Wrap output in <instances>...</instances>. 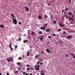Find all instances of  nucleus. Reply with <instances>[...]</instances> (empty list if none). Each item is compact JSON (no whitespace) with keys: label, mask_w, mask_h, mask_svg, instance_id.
I'll return each mask as SVG.
<instances>
[{"label":"nucleus","mask_w":75,"mask_h":75,"mask_svg":"<svg viewBox=\"0 0 75 75\" xmlns=\"http://www.w3.org/2000/svg\"><path fill=\"white\" fill-rule=\"evenodd\" d=\"M6 60L8 62H11V61H13V59L12 57H9V58H7Z\"/></svg>","instance_id":"f257e3e1"},{"label":"nucleus","mask_w":75,"mask_h":75,"mask_svg":"<svg viewBox=\"0 0 75 75\" xmlns=\"http://www.w3.org/2000/svg\"><path fill=\"white\" fill-rule=\"evenodd\" d=\"M35 69L36 71H39L40 70V65L37 66L36 65L35 66Z\"/></svg>","instance_id":"f03ea898"},{"label":"nucleus","mask_w":75,"mask_h":75,"mask_svg":"<svg viewBox=\"0 0 75 75\" xmlns=\"http://www.w3.org/2000/svg\"><path fill=\"white\" fill-rule=\"evenodd\" d=\"M12 20L13 22V23L15 24V25H17V20L15 18L12 19Z\"/></svg>","instance_id":"7ed1b4c3"},{"label":"nucleus","mask_w":75,"mask_h":75,"mask_svg":"<svg viewBox=\"0 0 75 75\" xmlns=\"http://www.w3.org/2000/svg\"><path fill=\"white\" fill-rule=\"evenodd\" d=\"M39 39L40 41H42L43 40V39H44V37L42 35H41L39 38Z\"/></svg>","instance_id":"20e7f679"},{"label":"nucleus","mask_w":75,"mask_h":75,"mask_svg":"<svg viewBox=\"0 0 75 75\" xmlns=\"http://www.w3.org/2000/svg\"><path fill=\"white\" fill-rule=\"evenodd\" d=\"M8 47L10 48L11 51L13 50V49L11 47V43H10V45L8 46Z\"/></svg>","instance_id":"39448f33"},{"label":"nucleus","mask_w":75,"mask_h":75,"mask_svg":"<svg viewBox=\"0 0 75 75\" xmlns=\"http://www.w3.org/2000/svg\"><path fill=\"white\" fill-rule=\"evenodd\" d=\"M40 60H39L38 61V62L37 63V65H38L40 63V62L41 61H43V59H40Z\"/></svg>","instance_id":"423d86ee"},{"label":"nucleus","mask_w":75,"mask_h":75,"mask_svg":"<svg viewBox=\"0 0 75 75\" xmlns=\"http://www.w3.org/2000/svg\"><path fill=\"white\" fill-rule=\"evenodd\" d=\"M40 29L42 30H45V28L44 27H40Z\"/></svg>","instance_id":"0eeeda50"},{"label":"nucleus","mask_w":75,"mask_h":75,"mask_svg":"<svg viewBox=\"0 0 75 75\" xmlns=\"http://www.w3.org/2000/svg\"><path fill=\"white\" fill-rule=\"evenodd\" d=\"M25 8H26V11H29V8H28L27 7V6H25Z\"/></svg>","instance_id":"6e6552de"},{"label":"nucleus","mask_w":75,"mask_h":75,"mask_svg":"<svg viewBox=\"0 0 75 75\" xmlns=\"http://www.w3.org/2000/svg\"><path fill=\"white\" fill-rule=\"evenodd\" d=\"M11 16L12 17V19H13L14 18V15L13 13H11Z\"/></svg>","instance_id":"1a4fd4ad"},{"label":"nucleus","mask_w":75,"mask_h":75,"mask_svg":"<svg viewBox=\"0 0 75 75\" xmlns=\"http://www.w3.org/2000/svg\"><path fill=\"white\" fill-rule=\"evenodd\" d=\"M70 20H71V21L74 20V19H73V18H71V17L69 18L68 19V20L69 21Z\"/></svg>","instance_id":"9d476101"},{"label":"nucleus","mask_w":75,"mask_h":75,"mask_svg":"<svg viewBox=\"0 0 75 75\" xmlns=\"http://www.w3.org/2000/svg\"><path fill=\"white\" fill-rule=\"evenodd\" d=\"M60 26V27H64V25H61V23H59Z\"/></svg>","instance_id":"9b49d317"},{"label":"nucleus","mask_w":75,"mask_h":75,"mask_svg":"<svg viewBox=\"0 0 75 75\" xmlns=\"http://www.w3.org/2000/svg\"><path fill=\"white\" fill-rule=\"evenodd\" d=\"M38 18L39 19H40V20H41V19H42V17H41V16H40V15L38 16Z\"/></svg>","instance_id":"f8f14e48"},{"label":"nucleus","mask_w":75,"mask_h":75,"mask_svg":"<svg viewBox=\"0 0 75 75\" xmlns=\"http://www.w3.org/2000/svg\"><path fill=\"white\" fill-rule=\"evenodd\" d=\"M46 51L48 53H50V52L49 51V49H47L46 50Z\"/></svg>","instance_id":"ddd939ff"},{"label":"nucleus","mask_w":75,"mask_h":75,"mask_svg":"<svg viewBox=\"0 0 75 75\" xmlns=\"http://www.w3.org/2000/svg\"><path fill=\"white\" fill-rule=\"evenodd\" d=\"M68 14L69 16H72V13L71 12H69L68 13Z\"/></svg>","instance_id":"4468645a"},{"label":"nucleus","mask_w":75,"mask_h":75,"mask_svg":"<svg viewBox=\"0 0 75 75\" xmlns=\"http://www.w3.org/2000/svg\"><path fill=\"white\" fill-rule=\"evenodd\" d=\"M72 38V36L69 35L67 36V38Z\"/></svg>","instance_id":"2eb2a0df"},{"label":"nucleus","mask_w":75,"mask_h":75,"mask_svg":"<svg viewBox=\"0 0 75 75\" xmlns=\"http://www.w3.org/2000/svg\"><path fill=\"white\" fill-rule=\"evenodd\" d=\"M53 22L54 24H55V25H57V23H56L57 22H56V21H55V20L53 21Z\"/></svg>","instance_id":"dca6fc26"},{"label":"nucleus","mask_w":75,"mask_h":75,"mask_svg":"<svg viewBox=\"0 0 75 75\" xmlns=\"http://www.w3.org/2000/svg\"><path fill=\"white\" fill-rule=\"evenodd\" d=\"M45 74V73L44 72V71H41L40 74Z\"/></svg>","instance_id":"f3484780"},{"label":"nucleus","mask_w":75,"mask_h":75,"mask_svg":"<svg viewBox=\"0 0 75 75\" xmlns=\"http://www.w3.org/2000/svg\"><path fill=\"white\" fill-rule=\"evenodd\" d=\"M28 42V40H25L23 41L24 43H25L26 42Z\"/></svg>","instance_id":"a211bd4d"},{"label":"nucleus","mask_w":75,"mask_h":75,"mask_svg":"<svg viewBox=\"0 0 75 75\" xmlns=\"http://www.w3.org/2000/svg\"><path fill=\"white\" fill-rule=\"evenodd\" d=\"M44 18H48V16H47V15H44Z\"/></svg>","instance_id":"6ab92c4d"},{"label":"nucleus","mask_w":75,"mask_h":75,"mask_svg":"<svg viewBox=\"0 0 75 75\" xmlns=\"http://www.w3.org/2000/svg\"><path fill=\"white\" fill-rule=\"evenodd\" d=\"M35 34V32H34L32 31V33L31 34V35H33Z\"/></svg>","instance_id":"aec40b11"},{"label":"nucleus","mask_w":75,"mask_h":75,"mask_svg":"<svg viewBox=\"0 0 75 75\" xmlns=\"http://www.w3.org/2000/svg\"><path fill=\"white\" fill-rule=\"evenodd\" d=\"M48 23H45L44 25V26L45 27H46V26H47V25H48Z\"/></svg>","instance_id":"412c9836"},{"label":"nucleus","mask_w":75,"mask_h":75,"mask_svg":"<svg viewBox=\"0 0 75 75\" xmlns=\"http://www.w3.org/2000/svg\"><path fill=\"white\" fill-rule=\"evenodd\" d=\"M63 34H64L65 35H66V34H67V32L64 31L63 32Z\"/></svg>","instance_id":"4be33fe9"},{"label":"nucleus","mask_w":75,"mask_h":75,"mask_svg":"<svg viewBox=\"0 0 75 75\" xmlns=\"http://www.w3.org/2000/svg\"><path fill=\"white\" fill-rule=\"evenodd\" d=\"M0 26L1 28H4V25H1Z\"/></svg>","instance_id":"5701e85b"},{"label":"nucleus","mask_w":75,"mask_h":75,"mask_svg":"<svg viewBox=\"0 0 75 75\" xmlns=\"http://www.w3.org/2000/svg\"><path fill=\"white\" fill-rule=\"evenodd\" d=\"M50 31V29H47L46 30V32H49Z\"/></svg>","instance_id":"b1692460"},{"label":"nucleus","mask_w":75,"mask_h":75,"mask_svg":"<svg viewBox=\"0 0 75 75\" xmlns=\"http://www.w3.org/2000/svg\"><path fill=\"white\" fill-rule=\"evenodd\" d=\"M17 65H21V63H20L19 62H18L17 63Z\"/></svg>","instance_id":"393cba45"},{"label":"nucleus","mask_w":75,"mask_h":75,"mask_svg":"<svg viewBox=\"0 0 75 75\" xmlns=\"http://www.w3.org/2000/svg\"><path fill=\"white\" fill-rule=\"evenodd\" d=\"M39 34H42V32H41V31H40L39 32Z\"/></svg>","instance_id":"a878e982"},{"label":"nucleus","mask_w":75,"mask_h":75,"mask_svg":"<svg viewBox=\"0 0 75 75\" xmlns=\"http://www.w3.org/2000/svg\"><path fill=\"white\" fill-rule=\"evenodd\" d=\"M27 71H29L30 69V68H27Z\"/></svg>","instance_id":"bb28decb"},{"label":"nucleus","mask_w":75,"mask_h":75,"mask_svg":"<svg viewBox=\"0 0 75 75\" xmlns=\"http://www.w3.org/2000/svg\"><path fill=\"white\" fill-rule=\"evenodd\" d=\"M39 57V55H36V56H35V58H37V57Z\"/></svg>","instance_id":"cd10ccee"},{"label":"nucleus","mask_w":75,"mask_h":75,"mask_svg":"<svg viewBox=\"0 0 75 75\" xmlns=\"http://www.w3.org/2000/svg\"><path fill=\"white\" fill-rule=\"evenodd\" d=\"M21 38H19L18 39V41H21Z\"/></svg>","instance_id":"c85d7f7f"},{"label":"nucleus","mask_w":75,"mask_h":75,"mask_svg":"<svg viewBox=\"0 0 75 75\" xmlns=\"http://www.w3.org/2000/svg\"><path fill=\"white\" fill-rule=\"evenodd\" d=\"M61 31V29H58V31H59H59Z\"/></svg>","instance_id":"c756f323"},{"label":"nucleus","mask_w":75,"mask_h":75,"mask_svg":"<svg viewBox=\"0 0 75 75\" xmlns=\"http://www.w3.org/2000/svg\"><path fill=\"white\" fill-rule=\"evenodd\" d=\"M72 55H73V58H75V56L74 55V54H73Z\"/></svg>","instance_id":"7c9ffc66"},{"label":"nucleus","mask_w":75,"mask_h":75,"mask_svg":"<svg viewBox=\"0 0 75 75\" xmlns=\"http://www.w3.org/2000/svg\"><path fill=\"white\" fill-rule=\"evenodd\" d=\"M52 35L53 36H56V35L55 34H52Z\"/></svg>","instance_id":"2f4dec72"},{"label":"nucleus","mask_w":75,"mask_h":75,"mask_svg":"<svg viewBox=\"0 0 75 75\" xmlns=\"http://www.w3.org/2000/svg\"><path fill=\"white\" fill-rule=\"evenodd\" d=\"M43 53H44V52L42 51V52H41L40 54H43Z\"/></svg>","instance_id":"473e14b6"},{"label":"nucleus","mask_w":75,"mask_h":75,"mask_svg":"<svg viewBox=\"0 0 75 75\" xmlns=\"http://www.w3.org/2000/svg\"><path fill=\"white\" fill-rule=\"evenodd\" d=\"M27 56H29V53H28V52L27 53Z\"/></svg>","instance_id":"72a5a7b5"},{"label":"nucleus","mask_w":75,"mask_h":75,"mask_svg":"<svg viewBox=\"0 0 75 75\" xmlns=\"http://www.w3.org/2000/svg\"><path fill=\"white\" fill-rule=\"evenodd\" d=\"M15 48H17V45H16L15 46Z\"/></svg>","instance_id":"f704fd0d"},{"label":"nucleus","mask_w":75,"mask_h":75,"mask_svg":"<svg viewBox=\"0 0 75 75\" xmlns=\"http://www.w3.org/2000/svg\"><path fill=\"white\" fill-rule=\"evenodd\" d=\"M74 54L71 53H69V55H72Z\"/></svg>","instance_id":"c9c22d12"},{"label":"nucleus","mask_w":75,"mask_h":75,"mask_svg":"<svg viewBox=\"0 0 75 75\" xmlns=\"http://www.w3.org/2000/svg\"><path fill=\"white\" fill-rule=\"evenodd\" d=\"M65 10H66V11H67V10H68V8H65Z\"/></svg>","instance_id":"e433bc0d"},{"label":"nucleus","mask_w":75,"mask_h":75,"mask_svg":"<svg viewBox=\"0 0 75 75\" xmlns=\"http://www.w3.org/2000/svg\"><path fill=\"white\" fill-rule=\"evenodd\" d=\"M19 59L21 60V57H19Z\"/></svg>","instance_id":"4c0bfd02"},{"label":"nucleus","mask_w":75,"mask_h":75,"mask_svg":"<svg viewBox=\"0 0 75 75\" xmlns=\"http://www.w3.org/2000/svg\"><path fill=\"white\" fill-rule=\"evenodd\" d=\"M48 38H49V39H50V38H51V36H49L48 37Z\"/></svg>","instance_id":"58836bf2"},{"label":"nucleus","mask_w":75,"mask_h":75,"mask_svg":"<svg viewBox=\"0 0 75 75\" xmlns=\"http://www.w3.org/2000/svg\"><path fill=\"white\" fill-rule=\"evenodd\" d=\"M70 24H74V22H71Z\"/></svg>","instance_id":"ea45409f"},{"label":"nucleus","mask_w":75,"mask_h":75,"mask_svg":"<svg viewBox=\"0 0 75 75\" xmlns=\"http://www.w3.org/2000/svg\"><path fill=\"white\" fill-rule=\"evenodd\" d=\"M19 24H21V22H18Z\"/></svg>","instance_id":"a19ab883"},{"label":"nucleus","mask_w":75,"mask_h":75,"mask_svg":"<svg viewBox=\"0 0 75 75\" xmlns=\"http://www.w3.org/2000/svg\"><path fill=\"white\" fill-rule=\"evenodd\" d=\"M26 66L27 67H29V64H27Z\"/></svg>","instance_id":"79ce46f5"},{"label":"nucleus","mask_w":75,"mask_h":75,"mask_svg":"<svg viewBox=\"0 0 75 75\" xmlns=\"http://www.w3.org/2000/svg\"><path fill=\"white\" fill-rule=\"evenodd\" d=\"M41 75H45V73H43V74H41Z\"/></svg>","instance_id":"37998d69"},{"label":"nucleus","mask_w":75,"mask_h":75,"mask_svg":"<svg viewBox=\"0 0 75 75\" xmlns=\"http://www.w3.org/2000/svg\"><path fill=\"white\" fill-rule=\"evenodd\" d=\"M40 65H42V64H43V63H42V62H41L40 63Z\"/></svg>","instance_id":"c03bdc74"},{"label":"nucleus","mask_w":75,"mask_h":75,"mask_svg":"<svg viewBox=\"0 0 75 75\" xmlns=\"http://www.w3.org/2000/svg\"><path fill=\"white\" fill-rule=\"evenodd\" d=\"M65 55L66 57H68V55L67 54H65Z\"/></svg>","instance_id":"a18cd8bd"},{"label":"nucleus","mask_w":75,"mask_h":75,"mask_svg":"<svg viewBox=\"0 0 75 75\" xmlns=\"http://www.w3.org/2000/svg\"><path fill=\"white\" fill-rule=\"evenodd\" d=\"M18 70H20L21 69V68H20V67H19L18 69Z\"/></svg>","instance_id":"49530a36"},{"label":"nucleus","mask_w":75,"mask_h":75,"mask_svg":"<svg viewBox=\"0 0 75 75\" xmlns=\"http://www.w3.org/2000/svg\"><path fill=\"white\" fill-rule=\"evenodd\" d=\"M22 69H25V68H24V67L22 68Z\"/></svg>","instance_id":"de8ad7c7"},{"label":"nucleus","mask_w":75,"mask_h":75,"mask_svg":"<svg viewBox=\"0 0 75 75\" xmlns=\"http://www.w3.org/2000/svg\"><path fill=\"white\" fill-rule=\"evenodd\" d=\"M69 3H71V0H69Z\"/></svg>","instance_id":"09e8293b"},{"label":"nucleus","mask_w":75,"mask_h":75,"mask_svg":"<svg viewBox=\"0 0 75 75\" xmlns=\"http://www.w3.org/2000/svg\"><path fill=\"white\" fill-rule=\"evenodd\" d=\"M15 72H16V73H18V71H16Z\"/></svg>","instance_id":"8fccbe9b"},{"label":"nucleus","mask_w":75,"mask_h":75,"mask_svg":"<svg viewBox=\"0 0 75 75\" xmlns=\"http://www.w3.org/2000/svg\"><path fill=\"white\" fill-rule=\"evenodd\" d=\"M25 74V72H23V74Z\"/></svg>","instance_id":"3c124183"},{"label":"nucleus","mask_w":75,"mask_h":75,"mask_svg":"<svg viewBox=\"0 0 75 75\" xmlns=\"http://www.w3.org/2000/svg\"><path fill=\"white\" fill-rule=\"evenodd\" d=\"M64 10H62V13H64Z\"/></svg>","instance_id":"603ef678"},{"label":"nucleus","mask_w":75,"mask_h":75,"mask_svg":"<svg viewBox=\"0 0 75 75\" xmlns=\"http://www.w3.org/2000/svg\"><path fill=\"white\" fill-rule=\"evenodd\" d=\"M51 18H52V15H51Z\"/></svg>","instance_id":"864d4df0"},{"label":"nucleus","mask_w":75,"mask_h":75,"mask_svg":"<svg viewBox=\"0 0 75 75\" xmlns=\"http://www.w3.org/2000/svg\"><path fill=\"white\" fill-rule=\"evenodd\" d=\"M25 75H28V74L27 73H26L25 74Z\"/></svg>","instance_id":"5fc2aeb1"},{"label":"nucleus","mask_w":75,"mask_h":75,"mask_svg":"<svg viewBox=\"0 0 75 75\" xmlns=\"http://www.w3.org/2000/svg\"><path fill=\"white\" fill-rule=\"evenodd\" d=\"M66 18L67 19L68 18V16H66Z\"/></svg>","instance_id":"6e6d98bb"},{"label":"nucleus","mask_w":75,"mask_h":75,"mask_svg":"<svg viewBox=\"0 0 75 75\" xmlns=\"http://www.w3.org/2000/svg\"><path fill=\"white\" fill-rule=\"evenodd\" d=\"M22 57H24V55H23L22 56Z\"/></svg>","instance_id":"4d7b16f0"},{"label":"nucleus","mask_w":75,"mask_h":75,"mask_svg":"<svg viewBox=\"0 0 75 75\" xmlns=\"http://www.w3.org/2000/svg\"><path fill=\"white\" fill-rule=\"evenodd\" d=\"M47 44H49V43H50V42H47Z\"/></svg>","instance_id":"13d9d810"},{"label":"nucleus","mask_w":75,"mask_h":75,"mask_svg":"<svg viewBox=\"0 0 75 75\" xmlns=\"http://www.w3.org/2000/svg\"><path fill=\"white\" fill-rule=\"evenodd\" d=\"M74 15H72V17H74Z\"/></svg>","instance_id":"bf43d9fd"},{"label":"nucleus","mask_w":75,"mask_h":75,"mask_svg":"<svg viewBox=\"0 0 75 75\" xmlns=\"http://www.w3.org/2000/svg\"><path fill=\"white\" fill-rule=\"evenodd\" d=\"M30 75H32V74L31 73H30Z\"/></svg>","instance_id":"052dcab7"},{"label":"nucleus","mask_w":75,"mask_h":75,"mask_svg":"<svg viewBox=\"0 0 75 75\" xmlns=\"http://www.w3.org/2000/svg\"><path fill=\"white\" fill-rule=\"evenodd\" d=\"M67 13V12H64V14H66Z\"/></svg>","instance_id":"680f3d73"},{"label":"nucleus","mask_w":75,"mask_h":75,"mask_svg":"<svg viewBox=\"0 0 75 75\" xmlns=\"http://www.w3.org/2000/svg\"><path fill=\"white\" fill-rule=\"evenodd\" d=\"M2 74L1 73H0V75H1Z\"/></svg>","instance_id":"e2e57ef3"},{"label":"nucleus","mask_w":75,"mask_h":75,"mask_svg":"<svg viewBox=\"0 0 75 75\" xmlns=\"http://www.w3.org/2000/svg\"><path fill=\"white\" fill-rule=\"evenodd\" d=\"M21 72L22 73H23V71H21Z\"/></svg>","instance_id":"0e129e2a"},{"label":"nucleus","mask_w":75,"mask_h":75,"mask_svg":"<svg viewBox=\"0 0 75 75\" xmlns=\"http://www.w3.org/2000/svg\"><path fill=\"white\" fill-rule=\"evenodd\" d=\"M14 18H16V16H14Z\"/></svg>","instance_id":"69168bd1"},{"label":"nucleus","mask_w":75,"mask_h":75,"mask_svg":"<svg viewBox=\"0 0 75 75\" xmlns=\"http://www.w3.org/2000/svg\"><path fill=\"white\" fill-rule=\"evenodd\" d=\"M74 13H75V11H74Z\"/></svg>","instance_id":"338daca9"},{"label":"nucleus","mask_w":75,"mask_h":75,"mask_svg":"<svg viewBox=\"0 0 75 75\" xmlns=\"http://www.w3.org/2000/svg\"><path fill=\"white\" fill-rule=\"evenodd\" d=\"M29 34H30V32H29Z\"/></svg>","instance_id":"774afa93"}]
</instances>
